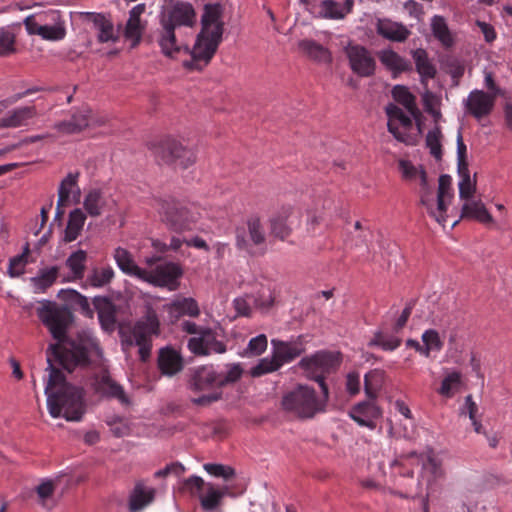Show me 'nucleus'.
I'll list each match as a JSON object with an SVG mask.
<instances>
[{
    "mask_svg": "<svg viewBox=\"0 0 512 512\" xmlns=\"http://www.w3.org/2000/svg\"><path fill=\"white\" fill-rule=\"evenodd\" d=\"M36 313L57 341L50 343L45 351L47 366L43 381L48 412L52 418H61L64 410V305L42 300Z\"/></svg>",
    "mask_w": 512,
    "mask_h": 512,
    "instance_id": "1",
    "label": "nucleus"
},
{
    "mask_svg": "<svg viewBox=\"0 0 512 512\" xmlns=\"http://www.w3.org/2000/svg\"><path fill=\"white\" fill-rule=\"evenodd\" d=\"M223 8L219 3L204 5L201 15V30L196 36L191 51V59L184 61L183 66L188 70L201 71L209 64L222 42L224 22Z\"/></svg>",
    "mask_w": 512,
    "mask_h": 512,
    "instance_id": "2",
    "label": "nucleus"
},
{
    "mask_svg": "<svg viewBox=\"0 0 512 512\" xmlns=\"http://www.w3.org/2000/svg\"><path fill=\"white\" fill-rule=\"evenodd\" d=\"M328 399L323 393L317 396L308 385H298L283 396L281 405L286 412L300 419H310L325 410Z\"/></svg>",
    "mask_w": 512,
    "mask_h": 512,
    "instance_id": "3",
    "label": "nucleus"
},
{
    "mask_svg": "<svg viewBox=\"0 0 512 512\" xmlns=\"http://www.w3.org/2000/svg\"><path fill=\"white\" fill-rule=\"evenodd\" d=\"M341 362L342 355L340 352L321 350L310 356L303 357L298 365L308 379L314 380L319 384L321 392L325 397H329V388L325 382V377L336 372Z\"/></svg>",
    "mask_w": 512,
    "mask_h": 512,
    "instance_id": "4",
    "label": "nucleus"
},
{
    "mask_svg": "<svg viewBox=\"0 0 512 512\" xmlns=\"http://www.w3.org/2000/svg\"><path fill=\"white\" fill-rule=\"evenodd\" d=\"M160 334V322L155 310L148 306L145 315L133 326L131 334L122 339L126 346L139 347L140 360L146 362L151 356L152 337Z\"/></svg>",
    "mask_w": 512,
    "mask_h": 512,
    "instance_id": "5",
    "label": "nucleus"
},
{
    "mask_svg": "<svg viewBox=\"0 0 512 512\" xmlns=\"http://www.w3.org/2000/svg\"><path fill=\"white\" fill-rule=\"evenodd\" d=\"M97 347L89 330H80L75 335H66V372L86 368L91 364L90 353Z\"/></svg>",
    "mask_w": 512,
    "mask_h": 512,
    "instance_id": "6",
    "label": "nucleus"
},
{
    "mask_svg": "<svg viewBox=\"0 0 512 512\" xmlns=\"http://www.w3.org/2000/svg\"><path fill=\"white\" fill-rule=\"evenodd\" d=\"M152 152L158 163L171 165L175 168L186 169L196 161V154L192 149L172 138L154 144Z\"/></svg>",
    "mask_w": 512,
    "mask_h": 512,
    "instance_id": "7",
    "label": "nucleus"
},
{
    "mask_svg": "<svg viewBox=\"0 0 512 512\" xmlns=\"http://www.w3.org/2000/svg\"><path fill=\"white\" fill-rule=\"evenodd\" d=\"M156 202L161 219L169 229L183 232L192 228L195 217L181 202L174 198H159Z\"/></svg>",
    "mask_w": 512,
    "mask_h": 512,
    "instance_id": "8",
    "label": "nucleus"
},
{
    "mask_svg": "<svg viewBox=\"0 0 512 512\" xmlns=\"http://www.w3.org/2000/svg\"><path fill=\"white\" fill-rule=\"evenodd\" d=\"M249 240L246 238V228L237 227L235 230V243L239 250L246 251L253 255L252 245L260 246L265 243L266 235L264 228L261 224L260 218L251 216L246 221Z\"/></svg>",
    "mask_w": 512,
    "mask_h": 512,
    "instance_id": "9",
    "label": "nucleus"
},
{
    "mask_svg": "<svg viewBox=\"0 0 512 512\" xmlns=\"http://www.w3.org/2000/svg\"><path fill=\"white\" fill-rule=\"evenodd\" d=\"M183 271L180 265L167 262L157 265L154 270L147 271L142 280L158 287H168L170 290L177 288V280L182 276Z\"/></svg>",
    "mask_w": 512,
    "mask_h": 512,
    "instance_id": "10",
    "label": "nucleus"
},
{
    "mask_svg": "<svg viewBox=\"0 0 512 512\" xmlns=\"http://www.w3.org/2000/svg\"><path fill=\"white\" fill-rule=\"evenodd\" d=\"M350 68L361 77H370L375 73L376 62L370 52L361 45L349 44L345 48Z\"/></svg>",
    "mask_w": 512,
    "mask_h": 512,
    "instance_id": "11",
    "label": "nucleus"
},
{
    "mask_svg": "<svg viewBox=\"0 0 512 512\" xmlns=\"http://www.w3.org/2000/svg\"><path fill=\"white\" fill-rule=\"evenodd\" d=\"M195 18L196 13L192 4L176 1L169 9L161 13L160 22H165L177 28L180 26H192Z\"/></svg>",
    "mask_w": 512,
    "mask_h": 512,
    "instance_id": "12",
    "label": "nucleus"
},
{
    "mask_svg": "<svg viewBox=\"0 0 512 512\" xmlns=\"http://www.w3.org/2000/svg\"><path fill=\"white\" fill-rule=\"evenodd\" d=\"M85 391L66 381V421H80L86 413Z\"/></svg>",
    "mask_w": 512,
    "mask_h": 512,
    "instance_id": "13",
    "label": "nucleus"
},
{
    "mask_svg": "<svg viewBox=\"0 0 512 512\" xmlns=\"http://www.w3.org/2000/svg\"><path fill=\"white\" fill-rule=\"evenodd\" d=\"M175 29L176 27L172 25H169L165 22H160L157 42L161 48V52L164 56L169 58H174L181 51L191 55L192 49H190L187 45H181L178 43Z\"/></svg>",
    "mask_w": 512,
    "mask_h": 512,
    "instance_id": "14",
    "label": "nucleus"
},
{
    "mask_svg": "<svg viewBox=\"0 0 512 512\" xmlns=\"http://www.w3.org/2000/svg\"><path fill=\"white\" fill-rule=\"evenodd\" d=\"M219 374L212 366H200L190 371L187 387L195 393L218 387Z\"/></svg>",
    "mask_w": 512,
    "mask_h": 512,
    "instance_id": "15",
    "label": "nucleus"
},
{
    "mask_svg": "<svg viewBox=\"0 0 512 512\" xmlns=\"http://www.w3.org/2000/svg\"><path fill=\"white\" fill-rule=\"evenodd\" d=\"M24 25L29 35H38L43 40L59 41L64 38V26L61 22L53 25L42 24L34 15H30L24 19Z\"/></svg>",
    "mask_w": 512,
    "mask_h": 512,
    "instance_id": "16",
    "label": "nucleus"
},
{
    "mask_svg": "<svg viewBox=\"0 0 512 512\" xmlns=\"http://www.w3.org/2000/svg\"><path fill=\"white\" fill-rule=\"evenodd\" d=\"M465 106L476 119L489 115L494 106V97L482 90L470 92Z\"/></svg>",
    "mask_w": 512,
    "mask_h": 512,
    "instance_id": "17",
    "label": "nucleus"
},
{
    "mask_svg": "<svg viewBox=\"0 0 512 512\" xmlns=\"http://www.w3.org/2000/svg\"><path fill=\"white\" fill-rule=\"evenodd\" d=\"M303 336H299L294 341H281V340H272L273 352L278 360L281 363V366L285 363L293 361L295 358L300 356L305 351Z\"/></svg>",
    "mask_w": 512,
    "mask_h": 512,
    "instance_id": "18",
    "label": "nucleus"
},
{
    "mask_svg": "<svg viewBox=\"0 0 512 512\" xmlns=\"http://www.w3.org/2000/svg\"><path fill=\"white\" fill-rule=\"evenodd\" d=\"M146 6L141 3L134 6L129 12V18L124 29V37L131 41V48H135L142 38L145 25L141 23V15L145 12Z\"/></svg>",
    "mask_w": 512,
    "mask_h": 512,
    "instance_id": "19",
    "label": "nucleus"
},
{
    "mask_svg": "<svg viewBox=\"0 0 512 512\" xmlns=\"http://www.w3.org/2000/svg\"><path fill=\"white\" fill-rule=\"evenodd\" d=\"M93 305L103 330L113 332L116 328L115 304L106 296H97L93 298Z\"/></svg>",
    "mask_w": 512,
    "mask_h": 512,
    "instance_id": "20",
    "label": "nucleus"
},
{
    "mask_svg": "<svg viewBox=\"0 0 512 512\" xmlns=\"http://www.w3.org/2000/svg\"><path fill=\"white\" fill-rule=\"evenodd\" d=\"M157 363L161 373L166 376H174L182 371L184 366L180 353L171 347H164L159 350Z\"/></svg>",
    "mask_w": 512,
    "mask_h": 512,
    "instance_id": "21",
    "label": "nucleus"
},
{
    "mask_svg": "<svg viewBox=\"0 0 512 512\" xmlns=\"http://www.w3.org/2000/svg\"><path fill=\"white\" fill-rule=\"evenodd\" d=\"M376 31L383 38L395 42H404L411 34L402 23L393 22L390 19H378Z\"/></svg>",
    "mask_w": 512,
    "mask_h": 512,
    "instance_id": "22",
    "label": "nucleus"
},
{
    "mask_svg": "<svg viewBox=\"0 0 512 512\" xmlns=\"http://www.w3.org/2000/svg\"><path fill=\"white\" fill-rule=\"evenodd\" d=\"M85 17L93 24L95 30H97L99 42H115L118 39L117 32L110 18L106 17L104 14L98 13H86Z\"/></svg>",
    "mask_w": 512,
    "mask_h": 512,
    "instance_id": "23",
    "label": "nucleus"
},
{
    "mask_svg": "<svg viewBox=\"0 0 512 512\" xmlns=\"http://www.w3.org/2000/svg\"><path fill=\"white\" fill-rule=\"evenodd\" d=\"M114 260L117 263V266L119 269L130 276L137 277L138 279L143 278V275H146V270L140 268L135 261L133 260V257L131 253L122 247H117L114 250L113 254Z\"/></svg>",
    "mask_w": 512,
    "mask_h": 512,
    "instance_id": "24",
    "label": "nucleus"
},
{
    "mask_svg": "<svg viewBox=\"0 0 512 512\" xmlns=\"http://www.w3.org/2000/svg\"><path fill=\"white\" fill-rule=\"evenodd\" d=\"M37 115L34 106H25L8 111L3 116L2 125L8 128H18L28 125L29 121Z\"/></svg>",
    "mask_w": 512,
    "mask_h": 512,
    "instance_id": "25",
    "label": "nucleus"
},
{
    "mask_svg": "<svg viewBox=\"0 0 512 512\" xmlns=\"http://www.w3.org/2000/svg\"><path fill=\"white\" fill-rule=\"evenodd\" d=\"M379 59L393 73L394 77L402 72L412 70L411 63L391 49L381 51Z\"/></svg>",
    "mask_w": 512,
    "mask_h": 512,
    "instance_id": "26",
    "label": "nucleus"
},
{
    "mask_svg": "<svg viewBox=\"0 0 512 512\" xmlns=\"http://www.w3.org/2000/svg\"><path fill=\"white\" fill-rule=\"evenodd\" d=\"M393 99L405 107L407 112L417 120L421 117V111L416 105V97L404 85H395L391 91Z\"/></svg>",
    "mask_w": 512,
    "mask_h": 512,
    "instance_id": "27",
    "label": "nucleus"
},
{
    "mask_svg": "<svg viewBox=\"0 0 512 512\" xmlns=\"http://www.w3.org/2000/svg\"><path fill=\"white\" fill-rule=\"evenodd\" d=\"M353 0H345L344 5L334 0H323L320 3L319 17L326 19H343L351 12Z\"/></svg>",
    "mask_w": 512,
    "mask_h": 512,
    "instance_id": "28",
    "label": "nucleus"
},
{
    "mask_svg": "<svg viewBox=\"0 0 512 512\" xmlns=\"http://www.w3.org/2000/svg\"><path fill=\"white\" fill-rule=\"evenodd\" d=\"M430 26L433 36L441 43L445 49L453 47L455 40L452 32L448 27L446 19L443 16H433Z\"/></svg>",
    "mask_w": 512,
    "mask_h": 512,
    "instance_id": "29",
    "label": "nucleus"
},
{
    "mask_svg": "<svg viewBox=\"0 0 512 512\" xmlns=\"http://www.w3.org/2000/svg\"><path fill=\"white\" fill-rule=\"evenodd\" d=\"M91 110L82 106L71 111L70 117L66 120V134H75L83 131L89 126Z\"/></svg>",
    "mask_w": 512,
    "mask_h": 512,
    "instance_id": "30",
    "label": "nucleus"
},
{
    "mask_svg": "<svg viewBox=\"0 0 512 512\" xmlns=\"http://www.w3.org/2000/svg\"><path fill=\"white\" fill-rule=\"evenodd\" d=\"M412 57L415 62L416 71L419 73L422 83H424L426 79H433L436 76V67L430 61L426 50L422 48L413 50Z\"/></svg>",
    "mask_w": 512,
    "mask_h": 512,
    "instance_id": "31",
    "label": "nucleus"
},
{
    "mask_svg": "<svg viewBox=\"0 0 512 512\" xmlns=\"http://www.w3.org/2000/svg\"><path fill=\"white\" fill-rule=\"evenodd\" d=\"M96 391L104 396L117 398L123 403L128 401L122 386L116 383L107 372H104L97 381Z\"/></svg>",
    "mask_w": 512,
    "mask_h": 512,
    "instance_id": "32",
    "label": "nucleus"
},
{
    "mask_svg": "<svg viewBox=\"0 0 512 512\" xmlns=\"http://www.w3.org/2000/svg\"><path fill=\"white\" fill-rule=\"evenodd\" d=\"M460 218H472L482 224L493 223V217L481 201L466 202L462 206Z\"/></svg>",
    "mask_w": 512,
    "mask_h": 512,
    "instance_id": "33",
    "label": "nucleus"
},
{
    "mask_svg": "<svg viewBox=\"0 0 512 512\" xmlns=\"http://www.w3.org/2000/svg\"><path fill=\"white\" fill-rule=\"evenodd\" d=\"M298 47L314 61L323 63H330L332 61V56L329 50L314 40L303 39L299 41Z\"/></svg>",
    "mask_w": 512,
    "mask_h": 512,
    "instance_id": "34",
    "label": "nucleus"
},
{
    "mask_svg": "<svg viewBox=\"0 0 512 512\" xmlns=\"http://www.w3.org/2000/svg\"><path fill=\"white\" fill-rule=\"evenodd\" d=\"M86 219L87 216L82 209L75 208L70 211L66 223V242H71L78 238L83 230Z\"/></svg>",
    "mask_w": 512,
    "mask_h": 512,
    "instance_id": "35",
    "label": "nucleus"
},
{
    "mask_svg": "<svg viewBox=\"0 0 512 512\" xmlns=\"http://www.w3.org/2000/svg\"><path fill=\"white\" fill-rule=\"evenodd\" d=\"M155 490H144L142 483H137L130 495L129 510L130 512H137L144 508L147 504L153 501Z\"/></svg>",
    "mask_w": 512,
    "mask_h": 512,
    "instance_id": "36",
    "label": "nucleus"
},
{
    "mask_svg": "<svg viewBox=\"0 0 512 512\" xmlns=\"http://www.w3.org/2000/svg\"><path fill=\"white\" fill-rule=\"evenodd\" d=\"M87 253L84 250H77L73 252L66 259V266L69 267L71 276L66 277V281L79 280L84 276L86 268Z\"/></svg>",
    "mask_w": 512,
    "mask_h": 512,
    "instance_id": "37",
    "label": "nucleus"
},
{
    "mask_svg": "<svg viewBox=\"0 0 512 512\" xmlns=\"http://www.w3.org/2000/svg\"><path fill=\"white\" fill-rule=\"evenodd\" d=\"M58 268L50 267L39 271L38 275L30 278L35 293L45 292L56 281Z\"/></svg>",
    "mask_w": 512,
    "mask_h": 512,
    "instance_id": "38",
    "label": "nucleus"
},
{
    "mask_svg": "<svg viewBox=\"0 0 512 512\" xmlns=\"http://www.w3.org/2000/svg\"><path fill=\"white\" fill-rule=\"evenodd\" d=\"M200 505L206 512H213L218 509L223 502V494L218 492L212 483L206 484V492L199 496Z\"/></svg>",
    "mask_w": 512,
    "mask_h": 512,
    "instance_id": "39",
    "label": "nucleus"
},
{
    "mask_svg": "<svg viewBox=\"0 0 512 512\" xmlns=\"http://www.w3.org/2000/svg\"><path fill=\"white\" fill-rule=\"evenodd\" d=\"M56 488V482L51 479H44L35 487L38 503L47 510H52L55 503L52 497Z\"/></svg>",
    "mask_w": 512,
    "mask_h": 512,
    "instance_id": "40",
    "label": "nucleus"
},
{
    "mask_svg": "<svg viewBox=\"0 0 512 512\" xmlns=\"http://www.w3.org/2000/svg\"><path fill=\"white\" fill-rule=\"evenodd\" d=\"M170 314L179 318L182 315H189L197 317L200 314V309L197 302L193 298H183L182 300L175 301L170 305Z\"/></svg>",
    "mask_w": 512,
    "mask_h": 512,
    "instance_id": "41",
    "label": "nucleus"
},
{
    "mask_svg": "<svg viewBox=\"0 0 512 512\" xmlns=\"http://www.w3.org/2000/svg\"><path fill=\"white\" fill-rule=\"evenodd\" d=\"M66 304L79 310L86 317H93V310L90 308L88 299L74 289H66Z\"/></svg>",
    "mask_w": 512,
    "mask_h": 512,
    "instance_id": "42",
    "label": "nucleus"
},
{
    "mask_svg": "<svg viewBox=\"0 0 512 512\" xmlns=\"http://www.w3.org/2000/svg\"><path fill=\"white\" fill-rule=\"evenodd\" d=\"M84 208L91 217H98L102 213L105 201L102 192L99 189H93L88 192L83 202Z\"/></svg>",
    "mask_w": 512,
    "mask_h": 512,
    "instance_id": "43",
    "label": "nucleus"
},
{
    "mask_svg": "<svg viewBox=\"0 0 512 512\" xmlns=\"http://www.w3.org/2000/svg\"><path fill=\"white\" fill-rule=\"evenodd\" d=\"M398 165H399V170L401 171L402 177L405 180H413L417 177V175H419L420 181H421V186L423 188L428 187L427 173L422 166H420V168L418 169L416 166H414L412 164L411 161L404 160V159L399 160Z\"/></svg>",
    "mask_w": 512,
    "mask_h": 512,
    "instance_id": "44",
    "label": "nucleus"
},
{
    "mask_svg": "<svg viewBox=\"0 0 512 512\" xmlns=\"http://www.w3.org/2000/svg\"><path fill=\"white\" fill-rule=\"evenodd\" d=\"M114 277V270L111 266L93 268L87 281L92 287H103L111 282Z\"/></svg>",
    "mask_w": 512,
    "mask_h": 512,
    "instance_id": "45",
    "label": "nucleus"
},
{
    "mask_svg": "<svg viewBox=\"0 0 512 512\" xmlns=\"http://www.w3.org/2000/svg\"><path fill=\"white\" fill-rule=\"evenodd\" d=\"M80 173L78 171L74 173L66 174V204H79L81 200V189L78 186V178Z\"/></svg>",
    "mask_w": 512,
    "mask_h": 512,
    "instance_id": "46",
    "label": "nucleus"
},
{
    "mask_svg": "<svg viewBox=\"0 0 512 512\" xmlns=\"http://www.w3.org/2000/svg\"><path fill=\"white\" fill-rule=\"evenodd\" d=\"M29 251V244H26L21 254L12 257L9 260L7 272L10 277H19L24 273L25 267L28 263Z\"/></svg>",
    "mask_w": 512,
    "mask_h": 512,
    "instance_id": "47",
    "label": "nucleus"
},
{
    "mask_svg": "<svg viewBox=\"0 0 512 512\" xmlns=\"http://www.w3.org/2000/svg\"><path fill=\"white\" fill-rule=\"evenodd\" d=\"M271 234L284 241L291 234V228L287 225V215L279 214L270 219Z\"/></svg>",
    "mask_w": 512,
    "mask_h": 512,
    "instance_id": "48",
    "label": "nucleus"
},
{
    "mask_svg": "<svg viewBox=\"0 0 512 512\" xmlns=\"http://www.w3.org/2000/svg\"><path fill=\"white\" fill-rule=\"evenodd\" d=\"M281 367V363L278 362L275 354L273 353L270 358H262L259 363L252 367L250 374L252 377H260L264 374L277 371Z\"/></svg>",
    "mask_w": 512,
    "mask_h": 512,
    "instance_id": "49",
    "label": "nucleus"
},
{
    "mask_svg": "<svg viewBox=\"0 0 512 512\" xmlns=\"http://www.w3.org/2000/svg\"><path fill=\"white\" fill-rule=\"evenodd\" d=\"M448 197L443 195H437V207L431 210V215L442 227H445L447 224H450L451 227H454L459 220H454L452 222L449 221L448 215H446L447 205L446 200Z\"/></svg>",
    "mask_w": 512,
    "mask_h": 512,
    "instance_id": "50",
    "label": "nucleus"
},
{
    "mask_svg": "<svg viewBox=\"0 0 512 512\" xmlns=\"http://www.w3.org/2000/svg\"><path fill=\"white\" fill-rule=\"evenodd\" d=\"M441 137L442 133L439 126L428 131L426 135V146L430 149L431 155L437 160L442 157Z\"/></svg>",
    "mask_w": 512,
    "mask_h": 512,
    "instance_id": "51",
    "label": "nucleus"
},
{
    "mask_svg": "<svg viewBox=\"0 0 512 512\" xmlns=\"http://www.w3.org/2000/svg\"><path fill=\"white\" fill-rule=\"evenodd\" d=\"M443 64L446 69V72L450 74L452 78L453 86H458L459 80L463 76L465 71L462 62L455 57L448 56L443 62Z\"/></svg>",
    "mask_w": 512,
    "mask_h": 512,
    "instance_id": "52",
    "label": "nucleus"
},
{
    "mask_svg": "<svg viewBox=\"0 0 512 512\" xmlns=\"http://www.w3.org/2000/svg\"><path fill=\"white\" fill-rule=\"evenodd\" d=\"M15 35L8 27L0 28V56H7L15 51Z\"/></svg>",
    "mask_w": 512,
    "mask_h": 512,
    "instance_id": "53",
    "label": "nucleus"
},
{
    "mask_svg": "<svg viewBox=\"0 0 512 512\" xmlns=\"http://www.w3.org/2000/svg\"><path fill=\"white\" fill-rule=\"evenodd\" d=\"M382 379L381 372L378 370H372L368 372L364 377V390L366 395L370 399L376 398V392L380 387Z\"/></svg>",
    "mask_w": 512,
    "mask_h": 512,
    "instance_id": "54",
    "label": "nucleus"
},
{
    "mask_svg": "<svg viewBox=\"0 0 512 512\" xmlns=\"http://www.w3.org/2000/svg\"><path fill=\"white\" fill-rule=\"evenodd\" d=\"M401 343V340L397 337L386 338L381 331L374 333L373 338L369 342V346H380L382 349L392 351L396 349Z\"/></svg>",
    "mask_w": 512,
    "mask_h": 512,
    "instance_id": "55",
    "label": "nucleus"
},
{
    "mask_svg": "<svg viewBox=\"0 0 512 512\" xmlns=\"http://www.w3.org/2000/svg\"><path fill=\"white\" fill-rule=\"evenodd\" d=\"M243 369L239 363L229 365V370L224 376L219 374L218 387L222 388L234 384L242 377Z\"/></svg>",
    "mask_w": 512,
    "mask_h": 512,
    "instance_id": "56",
    "label": "nucleus"
},
{
    "mask_svg": "<svg viewBox=\"0 0 512 512\" xmlns=\"http://www.w3.org/2000/svg\"><path fill=\"white\" fill-rule=\"evenodd\" d=\"M478 411L477 404L473 401L472 395H467L465 397V403L463 408L461 409L460 414L468 413V416L472 422L474 430L476 433H481L482 424L476 419V413Z\"/></svg>",
    "mask_w": 512,
    "mask_h": 512,
    "instance_id": "57",
    "label": "nucleus"
},
{
    "mask_svg": "<svg viewBox=\"0 0 512 512\" xmlns=\"http://www.w3.org/2000/svg\"><path fill=\"white\" fill-rule=\"evenodd\" d=\"M385 112L387 116L389 117L390 121L392 119H397L401 125L406 129H411L413 123L412 119L407 116L401 108H399L397 105L393 103H389L385 107Z\"/></svg>",
    "mask_w": 512,
    "mask_h": 512,
    "instance_id": "58",
    "label": "nucleus"
},
{
    "mask_svg": "<svg viewBox=\"0 0 512 512\" xmlns=\"http://www.w3.org/2000/svg\"><path fill=\"white\" fill-rule=\"evenodd\" d=\"M203 467L206 470V472L215 477H222L227 480L235 476V470L230 466L215 463H206L204 464Z\"/></svg>",
    "mask_w": 512,
    "mask_h": 512,
    "instance_id": "59",
    "label": "nucleus"
},
{
    "mask_svg": "<svg viewBox=\"0 0 512 512\" xmlns=\"http://www.w3.org/2000/svg\"><path fill=\"white\" fill-rule=\"evenodd\" d=\"M203 332H204V336H205L206 349H208V355L211 352H215L218 354H222V353L226 352L225 344L221 341H218L215 338V335L210 328L203 329Z\"/></svg>",
    "mask_w": 512,
    "mask_h": 512,
    "instance_id": "60",
    "label": "nucleus"
},
{
    "mask_svg": "<svg viewBox=\"0 0 512 512\" xmlns=\"http://www.w3.org/2000/svg\"><path fill=\"white\" fill-rule=\"evenodd\" d=\"M458 186L459 197L464 200H469L476 191V174L473 179H471L470 175L462 177Z\"/></svg>",
    "mask_w": 512,
    "mask_h": 512,
    "instance_id": "61",
    "label": "nucleus"
},
{
    "mask_svg": "<svg viewBox=\"0 0 512 512\" xmlns=\"http://www.w3.org/2000/svg\"><path fill=\"white\" fill-rule=\"evenodd\" d=\"M355 411L371 420L379 418L382 414L381 409L370 401L356 404Z\"/></svg>",
    "mask_w": 512,
    "mask_h": 512,
    "instance_id": "62",
    "label": "nucleus"
},
{
    "mask_svg": "<svg viewBox=\"0 0 512 512\" xmlns=\"http://www.w3.org/2000/svg\"><path fill=\"white\" fill-rule=\"evenodd\" d=\"M267 348V337L264 334H260L252 338L247 346L246 354L259 356Z\"/></svg>",
    "mask_w": 512,
    "mask_h": 512,
    "instance_id": "63",
    "label": "nucleus"
},
{
    "mask_svg": "<svg viewBox=\"0 0 512 512\" xmlns=\"http://www.w3.org/2000/svg\"><path fill=\"white\" fill-rule=\"evenodd\" d=\"M422 341L425 345L437 351L441 350L443 347V342L439 337V333L434 329L426 330L422 334Z\"/></svg>",
    "mask_w": 512,
    "mask_h": 512,
    "instance_id": "64",
    "label": "nucleus"
}]
</instances>
